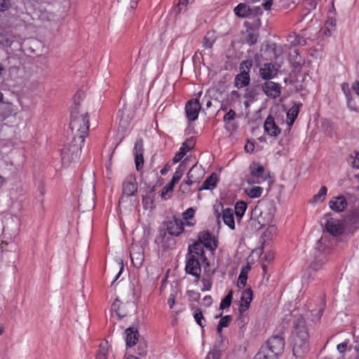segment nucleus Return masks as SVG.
<instances>
[{"mask_svg": "<svg viewBox=\"0 0 359 359\" xmlns=\"http://www.w3.org/2000/svg\"><path fill=\"white\" fill-rule=\"evenodd\" d=\"M309 337L305 320L302 316H299L294 321L292 338V352L296 358H302L309 352Z\"/></svg>", "mask_w": 359, "mask_h": 359, "instance_id": "nucleus-1", "label": "nucleus"}, {"mask_svg": "<svg viewBox=\"0 0 359 359\" xmlns=\"http://www.w3.org/2000/svg\"><path fill=\"white\" fill-rule=\"evenodd\" d=\"M69 128L74 136L80 142H84L85 137L88 135L89 118L87 112L81 111L76 106L72 111Z\"/></svg>", "mask_w": 359, "mask_h": 359, "instance_id": "nucleus-2", "label": "nucleus"}, {"mask_svg": "<svg viewBox=\"0 0 359 359\" xmlns=\"http://www.w3.org/2000/svg\"><path fill=\"white\" fill-rule=\"evenodd\" d=\"M276 207L272 201L262 200L255 206L253 214L257 217L258 223L264 226L273 221Z\"/></svg>", "mask_w": 359, "mask_h": 359, "instance_id": "nucleus-3", "label": "nucleus"}, {"mask_svg": "<svg viewBox=\"0 0 359 359\" xmlns=\"http://www.w3.org/2000/svg\"><path fill=\"white\" fill-rule=\"evenodd\" d=\"M83 143L76 139V136H73L72 143L68 146H65L61 151V158L63 164L69 165L79 159Z\"/></svg>", "mask_w": 359, "mask_h": 359, "instance_id": "nucleus-4", "label": "nucleus"}, {"mask_svg": "<svg viewBox=\"0 0 359 359\" xmlns=\"http://www.w3.org/2000/svg\"><path fill=\"white\" fill-rule=\"evenodd\" d=\"M250 175L246 181L249 184H262L265 181L271 182L269 171L266 170L259 163H252L250 166Z\"/></svg>", "mask_w": 359, "mask_h": 359, "instance_id": "nucleus-5", "label": "nucleus"}, {"mask_svg": "<svg viewBox=\"0 0 359 359\" xmlns=\"http://www.w3.org/2000/svg\"><path fill=\"white\" fill-rule=\"evenodd\" d=\"M203 172L200 167L194 165L188 172L187 180H184L180 186V191L183 194L191 191L190 186L198 183L202 178Z\"/></svg>", "mask_w": 359, "mask_h": 359, "instance_id": "nucleus-6", "label": "nucleus"}, {"mask_svg": "<svg viewBox=\"0 0 359 359\" xmlns=\"http://www.w3.org/2000/svg\"><path fill=\"white\" fill-rule=\"evenodd\" d=\"M137 188L135 177L133 175L127 176L122 184V194L119 199V203H125L129 197L135 196Z\"/></svg>", "mask_w": 359, "mask_h": 359, "instance_id": "nucleus-7", "label": "nucleus"}, {"mask_svg": "<svg viewBox=\"0 0 359 359\" xmlns=\"http://www.w3.org/2000/svg\"><path fill=\"white\" fill-rule=\"evenodd\" d=\"M262 347L269 349V352L273 353V355L275 354L276 357L278 358L284 350L285 341L280 336H273L268 339L266 345Z\"/></svg>", "mask_w": 359, "mask_h": 359, "instance_id": "nucleus-8", "label": "nucleus"}, {"mask_svg": "<svg viewBox=\"0 0 359 359\" xmlns=\"http://www.w3.org/2000/svg\"><path fill=\"white\" fill-rule=\"evenodd\" d=\"M185 271L187 273L194 276L197 280H198L201 276V268L198 258L196 257L195 254L191 252L187 255Z\"/></svg>", "mask_w": 359, "mask_h": 359, "instance_id": "nucleus-9", "label": "nucleus"}, {"mask_svg": "<svg viewBox=\"0 0 359 359\" xmlns=\"http://www.w3.org/2000/svg\"><path fill=\"white\" fill-rule=\"evenodd\" d=\"M326 306L325 300L322 297L318 304L312 302L308 303L307 308L311 316V320L313 323L318 322L321 318L323 313Z\"/></svg>", "mask_w": 359, "mask_h": 359, "instance_id": "nucleus-10", "label": "nucleus"}, {"mask_svg": "<svg viewBox=\"0 0 359 359\" xmlns=\"http://www.w3.org/2000/svg\"><path fill=\"white\" fill-rule=\"evenodd\" d=\"M166 232L171 236H178L184 231V223L182 219L173 217L165 223Z\"/></svg>", "mask_w": 359, "mask_h": 359, "instance_id": "nucleus-11", "label": "nucleus"}, {"mask_svg": "<svg viewBox=\"0 0 359 359\" xmlns=\"http://www.w3.org/2000/svg\"><path fill=\"white\" fill-rule=\"evenodd\" d=\"M173 236L170 235L164 230L160 231L158 235L155 238V243L159 248L165 250L175 244V241L172 238Z\"/></svg>", "mask_w": 359, "mask_h": 359, "instance_id": "nucleus-12", "label": "nucleus"}, {"mask_svg": "<svg viewBox=\"0 0 359 359\" xmlns=\"http://www.w3.org/2000/svg\"><path fill=\"white\" fill-rule=\"evenodd\" d=\"M200 109L201 104L198 99H192L187 102L185 106V111L189 121H196L198 118Z\"/></svg>", "mask_w": 359, "mask_h": 359, "instance_id": "nucleus-13", "label": "nucleus"}, {"mask_svg": "<svg viewBox=\"0 0 359 359\" xmlns=\"http://www.w3.org/2000/svg\"><path fill=\"white\" fill-rule=\"evenodd\" d=\"M197 241H198L203 247L206 248L211 252H214L217 248L215 236L209 231H203L200 233Z\"/></svg>", "mask_w": 359, "mask_h": 359, "instance_id": "nucleus-14", "label": "nucleus"}, {"mask_svg": "<svg viewBox=\"0 0 359 359\" xmlns=\"http://www.w3.org/2000/svg\"><path fill=\"white\" fill-rule=\"evenodd\" d=\"M130 258L133 264L135 267L142 266L144 259V250L142 246L137 244H133L130 247Z\"/></svg>", "mask_w": 359, "mask_h": 359, "instance_id": "nucleus-15", "label": "nucleus"}, {"mask_svg": "<svg viewBox=\"0 0 359 359\" xmlns=\"http://www.w3.org/2000/svg\"><path fill=\"white\" fill-rule=\"evenodd\" d=\"M13 111V104L5 100L3 93L0 92V121H3L11 116Z\"/></svg>", "mask_w": 359, "mask_h": 359, "instance_id": "nucleus-16", "label": "nucleus"}, {"mask_svg": "<svg viewBox=\"0 0 359 359\" xmlns=\"http://www.w3.org/2000/svg\"><path fill=\"white\" fill-rule=\"evenodd\" d=\"M143 152V140L142 139H139L136 141L133 149L135 166L137 170H140L144 165Z\"/></svg>", "mask_w": 359, "mask_h": 359, "instance_id": "nucleus-17", "label": "nucleus"}, {"mask_svg": "<svg viewBox=\"0 0 359 359\" xmlns=\"http://www.w3.org/2000/svg\"><path fill=\"white\" fill-rule=\"evenodd\" d=\"M195 145V141L193 138L187 139L180 148V151L175 155L172 161L175 163L180 162L185 154L190 151Z\"/></svg>", "mask_w": 359, "mask_h": 359, "instance_id": "nucleus-18", "label": "nucleus"}, {"mask_svg": "<svg viewBox=\"0 0 359 359\" xmlns=\"http://www.w3.org/2000/svg\"><path fill=\"white\" fill-rule=\"evenodd\" d=\"M264 93L270 97L276 98L280 95V86L271 81H266L262 86Z\"/></svg>", "mask_w": 359, "mask_h": 359, "instance_id": "nucleus-19", "label": "nucleus"}, {"mask_svg": "<svg viewBox=\"0 0 359 359\" xmlns=\"http://www.w3.org/2000/svg\"><path fill=\"white\" fill-rule=\"evenodd\" d=\"M325 228L327 232L333 236L341 234L343 232V225L338 219L327 218L326 219Z\"/></svg>", "mask_w": 359, "mask_h": 359, "instance_id": "nucleus-20", "label": "nucleus"}, {"mask_svg": "<svg viewBox=\"0 0 359 359\" xmlns=\"http://www.w3.org/2000/svg\"><path fill=\"white\" fill-rule=\"evenodd\" d=\"M278 69L272 63H265L259 69V76L266 80L273 78L277 74Z\"/></svg>", "mask_w": 359, "mask_h": 359, "instance_id": "nucleus-21", "label": "nucleus"}, {"mask_svg": "<svg viewBox=\"0 0 359 359\" xmlns=\"http://www.w3.org/2000/svg\"><path fill=\"white\" fill-rule=\"evenodd\" d=\"M252 300V290L247 289L242 292L241 297V304L239 306V311L241 313L245 312L249 309L250 302Z\"/></svg>", "mask_w": 359, "mask_h": 359, "instance_id": "nucleus-22", "label": "nucleus"}, {"mask_svg": "<svg viewBox=\"0 0 359 359\" xmlns=\"http://www.w3.org/2000/svg\"><path fill=\"white\" fill-rule=\"evenodd\" d=\"M264 130L270 136H277L280 133V129L276 126L271 116L266 118L264 122Z\"/></svg>", "mask_w": 359, "mask_h": 359, "instance_id": "nucleus-23", "label": "nucleus"}, {"mask_svg": "<svg viewBox=\"0 0 359 359\" xmlns=\"http://www.w3.org/2000/svg\"><path fill=\"white\" fill-rule=\"evenodd\" d=\"M329 204L330 208L336 212H342L347 205L346 198L343 196L333 198Z\"/></svg>", "mask_w": 359, "mask_h": 359, "instance_id": "nucleus-24", "label": "nucleus"}, {"mask_svg": "<svg viewBox=\"0 0 359 359\" xmlns=\"http://www.w3.org/2000/svg\"><path fill=\"white\" fill-rule=\"evenodd\" d=\"M250 81V74L243 71L237 74L234 79V85L238 88H241L247 86Z\"/></svg>", "mask_w": 359, "mask_h": 359, "instance_id": "nucleus-25", "label": "nucleus"}, {"mask_svg": "<svg viewBox=\"0 0 359 359\" xmlns=\"http://www.w3.org/2000/svg\"><path fill=\"white\" fill-rule=\"evenodd\" d=\"M125 333L126 335V342L127 346H129V347L133 346L136 344V342L138 339V337H139L138 331L133 327H129L126 330Z\"/></svg>", "mask_w": 359, "mask_h": 359, "instance_id": "nucleus-26", "label": "nucleus"}, {"mask_svg": "<svg viewBox=\"0 0 359 359\" xmlns=\"http://www.w3.org/2000/svg\"><path fill=\"white\" fill-rule=\"evenodd\" d=\"M190 248L191 252L195 254L196 257L201 258V259L203 260L206 259L203 250L204 247L198 241H195L192 245L189 246L188 253H190Z\"/></svg>", "mask_w": 359, "mask_h": 359, "instance_id": "nucleus-27", "label": "nucleus"}, {"mask_svg": "<svg viewBox=\"0 0 359 359\" xmlns=\"http://www.w3.org/2000/svg\"><path fill=\"white\" fill-rule=\"evenodd\" d=\"M217 182V175L216 173L213 172L203 182L202 186L198 189V191L212 190L216 187Z\"/></svg>", "mask_w": 359, "mask_h": 359, "instance_id": "nucleus-28", "label": "nucleus"}, {"mask_svg": "<svg viewBox=\"0 0 359 359\" xmlns=\"http://www.w3.org/2000/svg\"><path fill=\"white\" fill-rule=\"evenodd\" d=\"M222 219L226 225L231 229H235V222L233 217V210L231 208H226L223 210Z\"/></svg>", "mask_w": 359, "mask_h": 359, "instance_id": "nucleus-29", "label": "nucleus"}, {"mask_svg": "<svg viewBox=\"0 0 359 359\" xmlns=\"http://www.w3.org/2000/svg\"><path fill=\"white\" fill-rule=\"evenodd\" d=\"M217 40V36L215 31H208L203 39V47L206 49L212 48Z\"/></svg>", "mask_w": 359, "mask_h": 359, "instance_id": "nucleus-30", "label": "nucleus"}, {"mask_svg": "<svg viewBox=\"0 0 359 359\" xmlns=\"http://www.w3.org/2000/svg\"><path fill=\"white\" fill-rule=\"evenodd\" d=\"M234 13L238 18H250V6L245 3H241L235 7Z\"/></svg>", "mask_w": 359, "mask_h": 359, "instance_id": "nucleus-31", "label": "nucleus"}, {"mask_svg": "<svg viewBox=\"0 0 359 359\" xmlns=\"http://www.w3.org/2000/svg\"><path fill=\"white\" fill-rule=\"evenodd\" d=\"M302 104L294 103V105L287 112L288 126H292L294 123L295 119L297 118L299 114V107Z\"/></svg>", "mask_w": 359, "mask_h": 359, "instance_id": "nucleus-32", "label": "nucleus"}, {"mask_svg": "<svg viewBox=\"0 0 359 359\" xmlns=\"http://www.w3.org/2000/svg\"><path fill=\"white\" fill-rule=\"evenodd\" d=\"M109 345L107 341H102L99 346L95 359H108Z\"/></svg>", "mask_w": 359, "mask_h": 359, "instance_id": "nucleus-33", "label": "nucleus"}, {"mask_svg": "<svg viewBox=\"0 0 359 359\" xmlns=\"http://www.w3.org/2000/svg\"><path fill=\"white\" fill-rule=\"evenodd\" d=\"M319 257H316L311 264L310 268L313 271H318L320 269L323 264L326 262L325 257L323 254L320 253V250H318Z\"/></svg>", "mask_w": 359, "mask_h": 359, "instance_id": "nucleus-34", "label": "nucleus"}, {"mask_svg": "<svg viewBox=\"0 0 359 359\" xmlns=\"http://www.w3.org/2000/svg\"><path fill=\"white\" fill-rule=\"evenodd\" d=\"M232 320V317L231 316H225L221 318L217 327V333L221 336L222 332L223 327H226L229 325L231 321Z\"/></svg>", "mask_w": 359, "mask_h": 359, "instance_id": "nucleus-35", "label": "nucleus"}, {"mask_svg": "<svg viewBox=\"0 0 359 359\" xmlns=\"http://www.w3.org/2000/svg\"><path fill=\"white\" fill-rule=\"evenodd\" d=\"M254 359H277L276 355L269 351V349L262 346L259 351L256 354Z\"/></svg>", "mask_w": 359, "mask_h": 359, "instance_id": "nucleus-36", "label": "nucleus"}, {"mask_svg": "<svg viewBox=\"0 0 359 359\" xmlns=\"http://www.w3.org/2000/svg\"><path fill=\"white\" fill-rule=\"evenodd\" d=\"M122 302L118 299H116L111 305V309L114 311L119 318H123L128 313V310H121Z\"/></svg>", "mask_w": 359, "mask_h": 359, "instance_id": "nucleus-37", "label": "nucleus"}, {"mask_svg": "<svg viewBox=\"0 0 359 359\" xmlns=\"http://www.w3.org/2000/svg\"><path fill=\"white\" fill-rule=\"evenodd\" d=\"M263 192V188L260 187H252L250 188H246L245 189V193L250 198H258L261 196Z\"/></svg>", "mask_w": 359, "mask_h": 359, "instance_id": "nucleus-38", "label": "nucleus"}, {"mask_svg": "<svg viewBox=\"0 0 359 359\" xmlns=\"http://www.w3.org/2000/svg\"><path fill=\"white\" fill-rule=\"evenodd\" d=\"M247 209V204L243 201H238L236 203L234 212L237 217L241 218Z\"/></svg>", "mask_w": 359, "mask_h": 359, "instance_id": "nucleus-39", "label": "nucleus"}, {"mask_svg": "<svg viewBox=\"0 0 359 359\" xmlns=\"http://www.w3.org/2000/svg\"><path fill=\"white\" fill-rule=\"evenodd\" d=\"M13 42V37L8 33H0V44L4 46H11Z\"/></svg>", "mask_w": 359, "mask_h": 359, "instance_id": "nucleus-40", "label": "nucleus"}, {"mask_svg": "<svg viewBox=\"0 0 359 359\" xmlns=\"http://www.w3.org/2000/svg\"><path fill=\"white\" fill-rule=\"evenodd\" d=\"M250 267L247 266L246 268L243 269L241 271L238 280V287H245L246 285L247 279H248V271H249Z\"/></svg>", "mask_w": 359, "mask_h": 359, "instance_id": "nucleus-41", "label": "nucleus"}, {"mask_svg": "<svg viewBox=\"0 0 359 359\" xmlns=\"http://www.w3.org/2000/svg\"><path fill=\"white\" fill-rule=\"evenodd\" d=\"M327 189L325 187H322L318 194L313 197V201L315 203H321L325 200Z\"/></svg>", "mask_w": 359, "mask_h": 359, "instance_id": "nucleus-42", "label": "nucleus"}, {"mask_svg": "<svg viewBox=\"0 0 359 359\" xmlns=\"http://www.w3.org/2000/svg\"><path fill=\"white\" fill-rule=\"evenodd\" d=\"M232 297H233V291L232 290H230L229 292V293L226 294V296H225L221 303H220V309H224L226 308H229L231 304V300H232Z\"/></svg>", "mask_w": 359, "mask_h": 359, "instance_id": "nucleus-43", "label": "nucleus"}, {"mask_svg": "<svg viewBox=\"0 0 359 359\" xmlns=\"http://www.w3.org/2000/svg\"><path fill=\"white\" fill-rule=\"evenodd\" d=\"M277 232V228L274 225H270L268 226V228L264 231L263 233V237L266 240H271L272 239L273 236L276 235Z\"/></svg>", "mask_w": 359, "mask_h": 359, "instance_id": "nucleus-44", "label": "nucleus"}, {"mask_svg": "<svg viewBox=\"0 0 359 359\" xmlns=\"http://www.w3.org/2000/svg\"><path fill=\"white\" fill-rule=\"evenodd\" d=\"M349 163L354 168H359V151H354L349 157Z\"/></svg>", "mask_w": 359, "mask_h": 359, "instance_id": "nucleus-45", "label": "nucleus"}, {"mask_svg": "<svg viewBox=\"0 0 359 359\" xmlns=\"http://www.w3.org/2000/svg\"><path fill=\"white\" fill-rule=\"evenodd\" d=\"M183 173H184V169L181 168V166L180 165L177 170H175V172H174L173 174V176H172V180H171V183L172 184H175L177 182H179V180L181 179V177H182L183 175Z\"/></svg>", "mask_w": 359, "mask_h": 359, "instance_id": "nucleus-46", "label": "nucleus"}, {"mask_svg": "<svg viewBox=\"0 0 359 359\" xmlns=\"http://www.w3.org/2000/svg\"><path fill=\"white\" fill-rule=\"evenodd\" d=\"M194 319L196 322L201 327H203L205 326V324L203 323V315L201 309H196L194 310Z\"/></svg>", "mask_w": 359, "mask_h": 359, "instance_id": "nucleus-47", "label": "nucleus"}, {"mask_svg": "<svg viewBox=\"0 0 359 359\" xmlns=\"http://www.w3.org/2000/svg\"><path fill=\"white\" fill-rule=\"evenodd\" d=\"M174 184L170 182L168 184L165 186L162 189L161 197L164 199H167L170 198L169 193H171L173 191Z\"/></svg>", "mask_w": 359, "mask_h": 359, "instance_id": "nucleus-48", "label": "nucleus"}, {"mask_svg": "<svg viewBox=\"0 0 359 359\" xmlns=\"http://www.w3.org/2000/svg\"><path fill=\"white\" fill-rule=\"evenodd\" d=\"M257 38L258 36L256 34L248 32L245 38V41L248 45L252 46L257 43Z\"/></svg>", "mask_w": 359, "mask_h": 359, "instance_id": "nucleus-49", "label": "nucleus"}, {"mask_svg": "<svg viewBox=\"0 0 359 359\" xmlns=\"http://www.w3.org/2000/svg\"><path fill=\"white\" fill-rule=\"evenodd\" d=\"M252 66V62L251 60H248L243 61L240 64L239 69L241 70V72H243V71H245V72L249 73L250 69H251Z\"/></svg>", "mask_w": 359, "mask_h": 359, "instance_id": "nucleus-50", "label": "nucleus"}, {"mask_svg": "<svg viewBox=\"0 0 359 359\" xmlns=\"http://www.w3.org/2000/svg\"><path fill=\"white\" fill-rule=\"evenodd\" d=\"M127 8L133 9L136 8L139 0H118Z\"/></svg>", "mask_w": 359, "mask_h": 359, "instance_id": "nucleus-51", "label": "nucleus"}, {"mask_svg": "<svg viewBox=\"0 0 359 359\" xmlns=\"http://www.w3.org/2000/svg\"><path fill=\"white\" fill-rule=\"evenodd\" d=\"M221 357V351L218 349H213L210 351L205 359H219Z\"/></svg>", "mask_w": 359, "mask_h": 359, "instance_id": "nucleus-52", "label": "nucleus"}, {"mask_svg": "<svg viewBox=\"0 0 359 359\" xmlns=\"http://www.w3.org/2000/svg\"><path fill=\"white\" fill-rule=\"evenodd\" d=\"M195 210L193 208H188L185 212L182 213V218L184 220H188L194 217Z\"/></svg>", "mask_w": 359, "mask_h": 359, "instance_id": "nucleus-53", "label": "nucleus"}, {"mask_svg": "<svg viewBox=\"0 0 359 359\" xmlns=\"http://www.w3.org/2000/svg\"><path fill=\"white\" fill-rule=\"evenodd\" d=\"M262 13V11L259 6H250V17H255Z\"/></svg>", "mask_w": 359, "mask_h": 359, "instance_id": "nucleus-54", "label": "nucleus"}, {"mask_svg": "<svg viewBox=\"0 0 359 359\" xmlns=\"http://www.w3.org/2000/svg\"><path fill=\"white\" fill-rule=\"evenodd\" d=\"M11 6V0H0V12L7 11Z\"/></svg>", "mask_w": 359, "mask_h": 359, "instance_id": "nucleus-55", "label": "nucleus"}, {"mask_svg": "<svg viewBox=\"0 0 359 359\" xmlns=\"http://www.w3.org/2000/svg\"><path fill=\"white\" fill-rule=\"evenodd\" d=\"M41 17L42 19H46L48 20H50L52 17H53V12L48 11L46 8H44L43 9H41Z\"/></svg>", "mask_w": 359, "mask_h": 359, "instance_id": "nucleus-56", "label": "nucleus"}, {"mask_svg": "<svg viewBox=\"0 0 359 359\" xmlns=\"http://www.w3.org/2000/svg\"><path fill=\"white\" fill-rule=\"evenodd\" d=\"M236 112L233 109H230L224 117V121L225 122H231L233 121L236 117Z\"/></svg>", "mask_w": 359, "mask_h": 359, "instance_id": "nucleus-57", "label": "nucleus"}, {"mask_svg": "<svg viewBox=\"0 0 359 359\" xmlns=\"http://www.w3.org/2000/svg\"><path fill=\"white\" fill-rule=\"evenodd\" d=\"M94 189H95V187H94V184H93V185H92V190H91V193L90 194V199H89L88 205V208H89L94 207V204H95V201H94V199H95Z\"/></svg>", "mask_w": 359, "mask_h": 359, "instance_id": "nucleus-58", "label": "nucleus"}, {"mask_svg": "<svg viewBox=\"0 0 359 359\" xmlns=\"http://www.w3.org/2000/svg\"><path fill=\"white\" fill-rule=\"evenodd\" d=\"M241 97L240 93L237 90H232L229 99L231 102H236L238 101Z\"/></svg>", "mask_w": 359, "mask_h": 359, "instance_id": "nucleus-59", "label": "nucleus"}, {"mask_svg": "<svg viewBox=\"0 0 359 359\" xmlns=\"http://www.w3.org/2000/svg\"><path fill=\"white\" fill-rule=\"evenodd\" d=\"M341 89L344 91V93L346 95V96L348 98H349V97L351 96V90H350V88H349L348 83H343L341 84Z\"/></svg>", "mask_w": 359, "mask_h": 359, "instance_id": "nucleus-60", "label": "nucleus"}, {"mask_svg": "<svg viewBox=\"0 0 359 359\" xmlns=\"http://www.w3.org/2000/svg\"><path fill=\"white\" fill-rule=\"evenodd\" d=\"M348 346V341H344L337 345V350L340 353H343L346 351Z\"/></svg>", "mask_w": 359, "mask_h": 359, "instance_id": "nucleus-61", "label": "nucleus"}, {"mask_svg": "<svg viewBox=\"0 0 359 359\" xmlns=\"http://www.w3.org/2000/svg\"><path fill=\"white\" fill-rule=\"evenodd\" d=\"M272 4L273 0H264L262 3V6L265 10L268 11L271 9Z\"/></svg>", "mask_w": 359, "mask_h": 359, "instance_id": "nucleus-62", "label": "nucleus"}, {"mask_svg": "<svg viewBox=\"0 0 359 359\" xmlns=\"http://www.w3.org/2000/svg\"><path fill=\"white\" fill-rule=\"evenodd\" d=\"M168 304L170 309H172L175 304V296L171 294L168 299Z\"/></svg>", "mask_w": 359, "mask_h": 359, "instance_id": "nucleus-63", "label": "nucleus"}, {"mask_svg": "<svg viewBox=\"0 0 359 359\" xmlns=\"http://www.w3.org/2000/svg\"><path fill=\"white\" fill-rule=\"evenodd\" d=\"M352 88L355 92V93L359 95V81H356L353 86Z\"/></svg>", "mask_w": 359, "mask_h": 359, "instance_id": "nucleus-64", "label": "nucleus"}]
</instances>
